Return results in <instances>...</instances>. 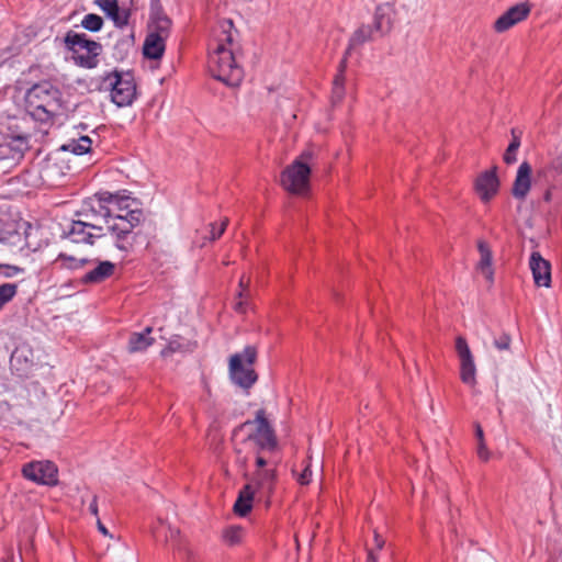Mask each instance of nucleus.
<instances>
[{
    "label": "nucleus",
    "mask_w": 562,
    "mask_h": 562,
    "mask_svg": "<svg viewBox=\"0 0 562 562\" xmlns=\"http://www.w3.org/2000/svg\"><path fill=\"white\" fill-rule=\"evenodd\" d=\"M228 224V218H224V221L222 222L220 228L217 231H215V224H211V239L215 240L217 239L220 236H222V234L224 233L226 226Z\"/></svg>",
    "instance_id": "nucleus-39"
},
{
    "label": "nucleus",
    "mask_w": 562,
    "mask_h": 562,
    "mask_svg": "<svg viewBox=\"0 0 562 562\" xmlns=\"http://www.w3.org/2000/svg\"><path fill=\"white\" fill-rule=\"evenodd\" d=\"M127 198L114 196L113 203L117 205L120 213L112 217V223H109V232L116 237L115 246L122 251H127L132 247L130 234L143 218L140 210H127Z\"/></svg>",
    "instance_id": "nucleus-1"
},
{
    "label": "nucleus",
    "mask_w": 562,
    "mask_h": 562,
    "mask_svg": "<svg viewBox=\"0 0 562 562\" xmlns=\"http://www.w3.org/2000/svg\"><path fill=\"white\" fill-rule=\"evenodd\" d=\"M477 456L483 461H487L490 459V452L486 448L485 441L477 442Z\"/></svg>",
    "instance_id": "nucleus-41"
},
{
    "label": "nucleus",
    "mask_w": 562,
    "mask_h": 562,
    "mask_svg": "<svg viewBox=\"0 0 562 562\" xmlns=\"http://www.w3.org/2000/svg\"><path fill=\"white\" fill-rule=\"evenodd\" d=\"M313 158L311 150L303 151L280 177V183L284 190L292 194H305L310 188L311 168L310 160Z\"/></svg>",
    "instance_id": "nucleus-5"
},
{
    "label": "nucleus",
    "mask_w": 562,
    "mask_h": 562,
    "mask_svg": "<svg viewBox=\"0 0 562 562\" xmlns=\"http://www.w3.org/2000/svg\"><path fill=\"white\" fill-rule=\"evenodd\" d=\"M113 203L114 195L108 194L106 198H100L98 202V207H91L89 211L82 213L85 220L83 221H93L99 225L102 223L105 224L106 229L109 231V223H112V211L105 206L103 203Z\"/></svg>",
    "instance_id": "nucleus-18"
},
{
    "label": "nucleus",
    "mask_w": 562,
    "mask_h": 562,
    "mask_svg": "<svg viewBox=\"0 0 562 562\" xmlns=\"http://www.w3.org/2000/svg\"><path fill=\"white\" fill-rule=\"evenodd\" d=\"M10 149V146H0V158L4 157L7 151Z\"/></svg>",
    "instance_id": "nucleus-48"
},
{
    "label": "nucleus",
    "mask_w": 562,
    "mask_h": 562,
    "mask_svg": "<svg viewBox=\"0 0 562 562\" xmlns=\"http://www.w3.org/2000/svg\"><path fill=\"white\" fill-rule=\"evenodd\" d=\"M529 13L530 5L528 3L515 4L495 21L494 27L499 33L505 32L515 24L525 20Z\"/></svg>",
    "instance_id": "nucleus-13"
},
{
    "label": "nucleus",
    "mask_w": 562,
    "mask_h": 562,
    "mask_svg": "<svg viewBox=\"0 0 562 562\" xmlns=\"http://www.w3.org/2000/svg\"><path fill=\"white\" fill-rule=\"evenodd\" d=\"M97 528L103 536L113 538V535L109 532L108 528L102 524V521L99 518L97 519Z\"/></svg>",
    "instance_id": "nucleus-43"
},
{
    "label": "nucleus",
    "mask_w": 562,
    "mask_h": 562,
    "mask_svg": "<svg viewBox=\"0 0 562 562\" xmlns=\"http://www.w3.org/2000/svg\"><path fill=\"white\" fill-rule=\"evenodd\" d=\"M531 166L527 161L520 164L512 189L514 198L524 200L527 196L531 187Z\"/></svg>",
    "instance_id": "nucleus-19"
},
{
    "label": "nucleus",
    "mask_w": 562,
    "mask_h": 562,
    "mask_svg": "<svg viewBox=\"0 0 562 562\" xmlns=\"http://www.w3.org/2000/svg\"><path fill=\"white\" fill-rule=\"evenodd\" d=\"M529 266L532 272L535 283L538 286L549 288L551 283L550 262L543 259L538 251H533L530 256Z\"/></svg>",
    "instance_id": "nucleus-14"
},
{
    "label": "nucleus",
    "mask_w": 562,
    "mask_h": 562,
    "mask_svg": "<svg viewBox=\"0 0 562 562\" xmlns=\"http://www.w3.org/2000/svg\"><path fill=\"white\" fill-rule=\"evenodd\" d=\"M367 562H378V553L373 549L367 548Z\"/></svg>",
    "instance_id": "nucleus-45"
},
{
    "label": "nucleus",
    "mask_w": 562,
    "mask_h": 562,
    "mask_svg": "<svg viewBox=\"0 0 562 562\" xmlns=\"http://www.w3.org/2000/svg\"><path fill=\"white\" fill-rule=\"evenodd\" d=\"M89 510H90V513L93 516L98 517V514H99V510H98V498H97L95 495L93 496V498H92V501H91V503L89 505Z\"/></svg>",
    "instance_id": "nucleus-44"
},
{
    "label": "nucleus",
    "mask_w": 562,
    "mask_h": 562,
    "mask_svg": "<svg viewBox=\"0 0 562 562\" xmlns=\"http://www.w3.org/2000/svg\"><path fill=\"white\" fill-rule=\"evenodd\" d=\"M171 26L170 19L160 12L158 9H154L151 13L150 34H157L162 38H167Z\"/></svg>",
    "instance_id": "nucleus-24"
},
{
    "label": "nucleus",
    "mask_w": 562,
    "mask_h": 562,
    "mask_svg": "<svg viewBox=\"0 0 562 562\" xmlns=\"http://www.w3.org/2000/svg\"><path fill=\"white\" fill-rule=\"evenodd\" d=\"M88 262L87 259H78L74 256H68L66 254H59L58 257L55 259V265L59 266L60 268L66 269H78L86 265Z\"/></svg>",
    "instance_id": "nucleus-31"
},
{
    "label": "nucleus",
    "mask_w": 562,
    "mask_h": 562,
    "mask_svg": "<svg viewBox=\"0 0 562 562\" xmlns=\"http://www.w3.org/2000/svg\"><path fill=\"white\" fill-rule=\"evenodd\" d=\"M103 231V225H99L93 221L78 220L71 222L66 234L74 243H87L92 245L94 238H100L104 235Z\"/></svg>",
    "instance_id": "nucleus-11"
},
{
    "label": "nucleus",
    "mask_w": 562,
    "mask_h": 562,
    "mask_svg": "<svg viewBox=\"0 0 562 562\" xmlns=\"http://www.w3.org/2000/svg\"><path fill=\"white\" fill-rule=\"evenodd\" d=\"M81 25L90 32H98L103 25V20L100 15L89 13L82 19Z\"/></svg>",
    "instance_id": "nucleus-33"
},
{
    "label": "nucleus",
    "mask_w": 562,
    "mask_h": 562,
    "mask_svg": "<svg viewBox=\"0 0 562 562\" xmlns=\"http://www.w3.org/2000/svg\"><path fill=\"white\" fill-rule=\"evenodd\" d=\"M131 11L127 8L119 7L115 13L111 16L114 24L119 27H123L128 23Z\"/></svg>",
    "instance_id": "nucleus-35"
},
{
    "label": "nucleus",
    "mask_w": 562,
    "mask_h": 562,
    "mask_svg": "<svg viewBox=\"0 0 562 562\" xmlns=\"http://www.w3.org/2000/svg\"><path fill=\"white\" fill-rule=\"evenodd\" d=\"M311 476H312V471H311L310 467L307 465L303 470V472L300 474V476L297 477V481L300 484L306 485L311 482Z\"/></svg>",
    "instance_id": "nucleus-42"
},
{
    "label": "nucleus",
    "mask_w": 562,
    "mask_h": 562,
    "mask_svg": "<svg viewBox=\"0 0 562 562\" xmlns=\"http://www.w3.org/2000/svg\"><path fill=\"white\" fill-rule=\"evenodd\" d=\"M248 282H249V280H248V279L246 280V279H245V277H241V279H240V281H239V286H240L241 289H245V288H247Z\"/></svg>",
    "instance_id": "nucleus-49"
},
{
    "label": "nucleus",
    "mask_w": 562,
    "mask_h": 562,
    "mask_svg": "<svg viewBox=\"0 0 562 562\" xmlns=\"http://www.w3.org/2000/svg\"><path fill=\"white\" fill-rule=\"evenodd\" d=\"M10 364L18 374H25L34 364L32 348L26 344L18 346L11 355Z\"/></svg>",
    "instance_id": "nucleus-16"
},
{
    "label": "nucleus",
    "mask_w": 562,
    "mask_h": 562,
    "mask_svg": "<svg viewBox=\"0 0 562 562\" xmlns=\"http://www.w3.org/2000/svg\"><path fill=\"white\" fill-rule=\"evenodd\" d=\"M276 480V468H269L266 470H257L249 483L254 484L257 494L269 497L274 490Z\"/></svg>",
    "instance_id": "nucleus-15"
},
{
    "label": "nucleus",
    "mask_w": 562,
    "mask_h": 562,
    "mask_svg": "<svg viewBox=\"0 0 562 562\" xmlns=\"http://www.w3.org/2000/svg\"><path fill=\"white\" fill-rule=\"evenodd\" d=\"M256 490L252 483H247L239 492L238 498L234 505V512L245 517L252 508V502L256 495Z\"/></svg>",
    "instance_id": "nucleus-21"
},
{
    "label": "nucleus",
    "mask_w": 562,
    "mask_h": 562,
    "mask_svg": "<svg viewBox=\"0 0 562 562\" xmlns=\"http://www.w3.org/2000/svg\"><path fill=\"white\" fill-rule=\"evenodd\" d=\"M226 40H227L228 42H231V41H232V37L228 35V36L226 37Z\"/></svg>",
    "instance_id": "nucleus-51"
},
{
    "label": "nucleus",
    "mask_w": 562,
    "mask_h": 562,
    "mask_svg": "<svg viewBox=\"0 0 562 562\" xmlns=\"http://www.w3.org/2000/svg\"><path fill=\"white\" fill-rule=\"evenodd\" d=\"M115 266L111 261H100L95 268L82 277L85 283H100L111 277Z\"/></svg>",
    "instance_id": "nucleus-22"
},
{
    "label": "nucleus",
    "mask_w": 562,
    "mask_h": 562,
    "mask_svg": "<svg viewBox=\"0 0 562 562\" xmlns=\"http://www.w3.org/2000/svg\"><path fill=\"white\" fill-rule=\"evenodd\" d=\"M60 91L49 81H42L30 88L25 95L27 106L33 111L42 112L46 116H54L61 108Z\"/></svg>",
    "instance_id": "nucleus-4"
},
{
    "label": "nucleus",
    "mask_w": 562,
    "mask_h": 562,
    "mask_svg": "<svg viewBox=\"0 0 562 562\" xmlns=\"http://www.w3.org/2000/svg\"><path fill=\"white\" fill-rule=\"evenodd\" d=\"M237 461L245 467L246 465V458L238 457Z\"/></svg>",
    "instance_id": "nucleus-50"
},
{
    "label": "nucleus",
    "mask_w": 562,
    "mask_h": 562,
    "mask_svg": "<svg viewBox=\"0 0 562 562\" xmlns=\"http://www.w3.org/2000/svg\"><path fill=\"white\" fill-rule=\"evenodd\" d=\"M13 156L14 160H19L23 156V151L27 148V137L23 135H19L13 138Z\"/></svg>",
    "instance_id": "nucleus-34"
},
{
    "label": "nucleus",
    "mask_w": 562,
    "mask_h": 562,
    "mask_svg": "<svg viewBox=\"0 0 562 562\" xmlns=\"http://www.w3.org/2000/svg\"><path fill=\"white\" fill-rule=\"evenodd\" d=\"M248 427H255L254 430L248 434L247 440L252 441L256 446V449L267 452H273L277 450L278 440L273 428L266 418V413L263 409H259L256 413V418L254 420H247L238 428H236L235 435Z\"/></svg>",
    "instance_id": "nucleus-7"
},
{
    "label": "nucleus",
    "mask_w": 562,
    "mask_h": 562,
    "mask_svg": "<svg viewBox=\"0 0 562 562\" xmlns=\"http://www.w3.org/2000/svg\"><path fill=\"white\" fill-rule=\"evenodd\" d=\"M373 541H374V548H372V549L375 552L382 550L385 546L384 538L376 530L373 531Z\"/></svg>",
    "instance_id": "nucleus-40"
},
{
    "label": "nucleus",
    "mask_w": 562,
    "mask_h": 562,
    "mask_svg": "<svg viewBox=\"0 0 562 562\" xmlns=\"http://www.w3.org/2000/svg\"><path fill=\"white\" fill-rule=\"evenodd\" d=\"M102 87L110 89L111 100L121 108L131 105L136 94V87L130 74L111 72L103 79Z\"/></svg>",
    "instance_id": "nucleus-8"
},
{
    "label": "nucleus",
    "mask_w": 562,
    "mask_h": 562,
    "mask_svg": "<svg viewBox=\"0 0 562 562\" xmlns=\"http://www.w3.org/2000/svg\"><path fill=\"white\" fill-rule=\"evenodd\" d=\"M92 145V140L88 136H81L78 139H71L67 144L61 146L63 150L71 151L75 155H83L87 154Z\"/></svg>",
    "instance_id": "nucleus-28"
},
{
    "label": "nucleus",
    "mask_w": 562,
    "mask_h": 562,
    "mask_svg": "<svg viewBox=\"0 0 562 562\" xmlns=\"http://www.w3.org/2000/svg\"><path fill=\"white\" fill-rule=\"evenodd\" d=\"M165 41L159 35L149 33L144 43V55L150 59H159L165 52Z\"/></svg>",
    "instance_id": "nucleus-23"
},
{
    "label": "nucleus",
    "mask_w": 562,
    "mask_h": 562,
    "mask_svg": "<svg viewBox=\"0 0 562 562\" xmlns=\"http://www.w3.org/2000/svg\"><path fill=\"white\" fill-rule=\"evenodd\" d=\"M245 530L240 526H229L223 530V539L228 546H238L241 543Z\"/></svg>",
    "instance_id": "nucleus-30"
},
{
    "label": "nucleus",
    "mask_w": 562,
    "mask_h": 562,
    "mask_svg": "<svg viewBox=\"0 0 562 562\" xmlns=\"http://www.w3.org/2000/svg\"><path fill=\"white\" fill-rule=\"evenodd\" d=\"M456 351L460 360L461 381L467 385L474 386L476 383V367L468 342L462 336L456 339Z\"/></svg>",
    "instance_id": "nucleus-10"
},
{
    "label": "nucleus",
    "mask_w": 562,
    "mask_h": 562,
    "mask_svg": "<svg viewBox=\"0 0 562 562\" xmlns=\"http://www.w3.org/2000/svg\"><path fill=\"white\" fill-rule=\"evenodd\" d=\"M22 474L25 479L41 485L54 486L58 483V469L54 462L47 460L25 463Z\"/></svg>",
    "instance_id": "nucleus-9"
},
{
    "label": "nucleus",
    "mask_w": 562,
    "mask_h": 562,
    "mask_svg": "<svg viewBox=\"0 0 562 562\" xmlns=\"http://www.w3.org/2000/svg\"><path fill=\"white\" fill-rule=\"evenodd\" d=\"M347 67L346 57H344L339 64L338 74L336 75L333 82V101L338 102L344 98L345 94V69Z\"/></svg>",
    "instance_id": "nucleus-27"
},
{
    "label": "nucleus",
    "mask_w": 562,
    "mask_h": 562,
    "mask_svg": "<svg viewBox=\"0 0 562 562\" xmlns=\"http://www.w3.org/2000/svg\"><path fill=\"white\" fill-rule=\"evenodd\" d=\"M512 338L508 334L503 333L498 337L494 338L493 345L499 351L508 350L510 347Z\"/></svg>",
    "instance_id": "nucleus-37"
},
{
    "label": "nucleus",
    "mask_w": 562,
    "mask_h": 562,
    "mask_svg": "<svg viewBox=\"0 0 562 562\" xmlns=\"http://www.w3.org/2000/svg\"><path fill=\"white\" fill-rule=\"evenodd\" d=\"M95 3L111 18L119 9L117 0H97Z\"/></svg>",
    "instance_id": "nucleus-36"
},
{
    "label": "nucleus",
    "mask_w": 562,
    "mask_h": 562,
    "mask_svg": "<svg viewBox=\"0 0 562 562\" xmlns=\"http://www.w3.org/2000/svg\"><path fill=\"white\" fill-rule=\"evenodd\" d=\"M209 69L212 76L228 87H237L243 80L244 71L237 64L233 52L220 44L209 57Z\"/></svg>",
    "instance_id": "nucleus-2"
},
{
    "label": "nucleus",
    "mask_w": 562,
    "mask_h": 562,
    "mask_svg": "<svg viewBox=\"0 0 562 562\" xmlns=\"http://www.w3.org/2000/svg\"><path fill=\"white\" fill-rule=\"evenodd\" d=\"M64 43L72 53L71 58L77 66L88 69L98 66L102 52L100 43L89 40L85 33L79 34L72 31L66 34Z\"/></svg>",
    "instance_id": "nucleus-3"
},
{
    "label": "nucleus",
    "mask_w": 562,
    "mask_h": 562,
    "mask_svg": "<svg viewBox=\"0 0 562 562\" xmlns=\"http://www.w3.org/2000/svg\"><path fill=\"white\" fill-rule=\"evenodd\" d=\"M477 250L480 252V260L476 265V270L492 284L494 282V270L492 267V250L487 243L484 240L477 241Z\"/></svg>",
    "instance_id": "nucleus-20"
},
{
    "label": "nucleus",
    "mask_w": 562,
    "mask_h": 562,
    "mask_svg": "<svg viewBox=\"0 0 562 562\" xmlns=\"http://www.w3.org/2000/svg\"><path fill=\"white\" fill-rule=\"evenodd\" d=\"M475 436L477 438V442L484 441V434L480 424H475Z\"/></svg>",
    "instance_id": "nucleus-46"
},
{
    "label": "nucleus",
    "mask_w": 562,
    "mask_h": 562,
    "mask_svg": "<svg viewBox=\"0 0 562 562\" xmlns=\"http://www.w3.org/2000/svg\"><path fill=\"white\" fill-rule=\"evenodd\" d=\"M234 308H235V311H237L239 313H244L245 312L244 302L243 301L236 302Z\"/></svg>",
    "instance_id": "nucleus-47"
},
{
    "label": "nucleus",
    "mask_w": 562,
    "mask_h": 562,
    "mask_svg": "<svg viewBox=\"0 0 562 562\" xmlns=\"http://www.w3.org/2000/svg\"><path fill=\"white\" fill-rule=\"evenodd\" d=\"M18 292L15 283H3L0 285V310L9 303Z\"/></svg>",
    "instance_id": "nucleus-32"
},
{
    "label": "nucleus",
    "mask_w": 562,
    "mask_h": 562,
    "mask_svg": "<svg viewBox=\"0 0 562 562\" xmlns=\"http://www.w3.org/2000/svg\"><path fill=\"white\" fill-rule=\"evenodd\" d=\"M520 147V134L516 130H512V142L504 153L503 159L505 164L513 165L517 161V151Z\"/></svg>",
    "instance_id": "nucleus-29"
},
{
    "label": "nucleus",
    "mask_w": 562,
    "mask_h": 562,
    "mask_svg": "<svg viewBox=\"0 0 562 562\" xmlns=\"http://www.w3.org/2000/svg\"><path fill=\"white\" fill-rule=\"evenodd\" d=\"M262 450L256 449V465L257 470H266L267 467L270 465L271 468H276L277 461L274 460H268L262 456Z\"/></svg>",
    "instance_id": "nucleus-38"
},
{
    "label": "nucleus",
    "mask_w": 562,
    "mask_h": 562,
    "mask_svg": "<svg viewBox=\"0 0 562 562\" xmlns=\"http://www.w3.org/2000/svg\"><path fill=\"white\" fill-rule=\"evenodd\" d=\"M256 359L257 351L252 346L231 356L228 370L234 384L247 390L256 383L258 376L252 369Z\"/></svg>",
    "instance_id": "nucleus-6"
},
{
    "label": "nucleus",
    "mask_w": 562,
    "mask_h": 562,
    "mask_svg": "<svg viewBox=\"0 0 562 562\" xmlns=\"http://www.w3.org/2000/svg\"><path fill=\"white\" fill-rule=\"evenodd\" d=\"M474 189L482 202H490L497 194L499 189L496 167L481 172L475 179Z\"/></svg>",
    "instance_id": "nucleus-12"
},
{
    "label": "nucleus",
    "mask_w": 562,
    "mask_h": 562,
    "mask_svg": "<svg viewBox=\"0 0 562 562\" xmlns=\"http://www.w3.org/2000/svg\"><path fill=\"white\" fill-rule=\"evenodd\" d=\"M395 9L392 2H384L376 7L374 14V30L384 35L391 31L394 22Z\"/></svg>",
    "instance_id": "nucleus-17"
},
{
    "label": "nucleus",
    "mask_w": 562,
    "mask_h": 562,
    "mask_svg": "<svg viewBox=\"0 0 562 562\" xmlns=\"http://www.w3.org/2000/svg\"><path fill=\"white\" fill-rule=\"evenodd\" d=\"M374 31H375L374 26H371V25H362L361 27H359L351 36L350 42H349V47L347 48L344 57L347 58L350 50L355 46L361 45L364 42L371 40Z\"/></svg>",
    "instance_id": "nucleus-26"
},
{
    "label": "nucleus",
    "mask_w": 562,
    "mask_h": 562,
    "mask_svg": "<svg viewBox=\"0 0 562 562\" xmlns=\"http://www.w3.org/2000/svg\"><path fill=\"white\" fill-rule=\"evenodd\" d=\"M150 333L151 328L147 327L144 333L132 334L128 340V350L131 352H137L147 349L154 342V339L149 337Z\"/></svg>",
    "instance_id": "nucleus-25"
}]
</instances>
